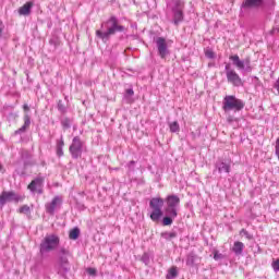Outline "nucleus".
Returning a JSON list of instances; mask_svg holds the SVG:
<instances>
[{
	"label": "nucleus",
	"instance_id": "nucleus-3",
	"mask_svg": "<svg viewBox=\"0 0 279 279\" xmlns=\"http://www.w3.org/2000/svg\"><path fill=\"white\" fill-rule=\"evenodd\" d=\"M58 245H60V236L57 234L46 235L39 244L40 256H45L46 254L58 250Z\"/></svg>",
	"mask_w": 279,
	"mask_h": 279
},
{
	"label": "nucleus",
	"instance_id": "nucleus-39",
	"mask_svg": "<svg viewBox=\"0 0 279 279\" xmlns=\"http://www.w3.org/2000/svg\"><path fill=\"white\" fill-rule=\"evenodd\" d=\"M134 96V89L129 88L126 89V97H133Z\"/></svg>",
	"mask_w": 279,
	"mask_h": 279
},
{
	"label": "nucleus",
	"instance_id": "nucleus-18",
	"mask_svg": "<svg viewBox=\"0 0 279 279\" xmlns=\"http://www.w3.org/2000/svg\"><path fill=\"white\" fill-rule=\"evenodd\" d=\"M243 250H245V244L241 241H235L231 247V252H233L235 256H243Z\"/></svg>",
	"mask_w": 279,
	"mask_h": 279
},
{
	"label": "nucleus",
	"instance_id": "nucleus-27",
	"mask_svg": "<svg viewBox=\"0 0 279 279\" xmlns=\"http://www.w3.org/2000/svg\"><path fill=\"white\" fill-rule=\"evenodd\" d=\"M173 219H175V217L166 216L162 219V225L163 226H171V223H173Z\"/></svg>",
	"mask_w": 279,
	"mask_h": 279
},
{
	"label": "nucleus",
	"instance_id": "nucleus-10",
	"mask_svg": "<svg viewBox=\"0 0 279 279\" xmlns=\"http://www.w3.org/2000/svg\"><path fill=\"white\" fill-rule=\"evenodd\" d=\"M83 146L84 144L82 143L80 136H75L72 140V144L70 145V154L74 160L82 157Z\"/></svg>",
	"mask_w": 279,
	"mask_h": 279
},
{
	"label": "nucleus",
	"instance_id": "nucleus-43",
	"mask_svg": "<svg viewBox=\"0 0 279 279\" xmlns=\"http://www.w3.org/2000/svg\"><path fill=\"white\" fill-rule=\"evenodd\" d=\"M3 169V166L0 165V171Z\"/></svg>",
	"mask_w": 279,
	"mask_h": 279
},
{
	"label": "nucleus",
	"instance_id": "nucleus-16",
	"mask_svg": "<svg viewBox=\"0 0 279 279\" xmlns=\"http://www.w3.org/2000/svg\"><path fill=\"white\" fill-rule=\"evenodd\" d=\"M166 207L180 208V197H178V195H169L166 198Z\"/></svg>",
	"mask_w": 279,
	"mask_h": 279
},
{
	"label": "nucleus",
	"instance_id": "nucleus-40",
	"mask_svg": "<svg viewBox=\"0 0 279 279\" xmlns=\"http://www.w3.org/2000/svg\"><path fill=\"white\" fill-rule=\"evenodd\" d=\"M16 117H17L16 113L11 112V113H9L8 119L10 121L12 119H16Z\"/></svg>",
	"mask_w": 279,
	"mask_h": 279
},
{
	"label": "nucleus",
	"instance_id": "nucleus-29",
	"mask_svg": "<svg viewBox=\"0 0 279 279\" xmlns=\"http://www.w3.org/2000/svg\"><path fill=\"white\" fill-rule=\"evenodd\" d=\"M20 213H21L22 215H29V213H31L29 206H27V205L22 206V207L20 208Z\"/></svg>",
	"mask_w": 279,
	"mask_h": 279
},
{
	"label": "nucleus",
	"instance_id": "nucleus-33",
	"mask_svg": "<svg viewBox=\"0 0 279 279\" xmlns=\"http://www.w3.org/2000/svg\"><path fill=\"white\" fill-rule=\"evenodd\" d=\"M58 110L60 111V112H66V107H64V105H62V101H59V104H58Z\"/></svg>",
	"mask_w": 279,
	"mask_h": 279
},
{
	"label": "nucleus",
	"instance_id": "nucleus-8",
	"mask_svg": "<svg viewBox=\"0 0 279 279\" xmlns=\"http://www.w3.org/2000/svg\"><path fill=\"white\" fill-rule=\"evenodd\" d=\"M173 24L180 25L184 21V1L174 0L172 7Z\"/></svg>",
	"mask_w": 279,
	"mask_h": 279
},
{
	"label": "nucleus",
	"instance_id": "nucleus-9",
	"mask_svg": "<svg viewBox=\"0 0 279 279\" xmlns=\"http://www.w3.org/2000/svg\"><path fill=\"white\" fill-rule=\"evenodd\" d=\"M225 73L227 75V82L232 84V86L239 87L243 86V80L239 76V73L230 68V63H227L225 66Z\"/></svg>",
	"mask_w": 279,
	"mask_h": 279
},
{
	"label": "nucleus",
	"instance_id": "nucleus-34",
	"mask_svg": "<svg viewBox=\"0 0 279 279\" xmlns=\"http://www.w3.org/2000/svg\"><path fill=\"white\" fill-rule=\"evenodd\" d=\"M134 165H136V161H134V160H131V161L126 165L129 171H134Z\"/></svg>",
	"mask_w": 279,
	"mask_h": 279
},
{
	"label": "nucleus",
	"instance_id": "nucleus-31",
	"mask_svg": "<svg viewBox=\"0 0 279 279\" xmlns=\"http://www.w3.org/2000/svg\"><path fill=\"white\" fill-rule=\"evenodd\" d=\"M205 56L206 58H209V60H213L215 58V52L213 50H206Z\"/></svg>",
	"mask_w": 279,
	"mask_h": 279
},
{
	"label": "nucleus",
	"instance_id": "nucleus-21",
	"mask_svg": "<svg viewBox=\"0 0 279 279\" xmlns=\"http://www.w3.org/2000/svg\"><path fill=\"white\" fill-rule=\"evenodd\" d=\"M196 262H197V255H195L194 253L187 254L185 259L187 267H195Z\"/></svg>",
	"mask_w": 279,
	"mask_h": 279
},
{
	"label": "nucleus",
	"instance_id": "nucleus-13",
	"mask_svg": "<svg viewBox=\"0 0 279 279\" xmlns=\"http://www.w3.org/2000/svg\"><path fill=\"white\" fill-rule=\"evenodd\" d=\"M22 197L21 195L16 194L15 192H2L0 195V206H5L8 202H21Z\"/></svg>",
	"mask_w": 279,
	"mask_h": 279
},
{
	"label": "nucleus",
	"instance_id": "nucleus-41",
	"mask_svg": "<svg viewBox=\"0 0 279 279\" xmlns=\"http://www.w3.org/2000/svg\"><path fill=\"white\" fill-rule=\"evenodd\" d=\"M23 110H24V112H29V106L28 105H24L23 106Z\"/></svg>",
	"mask_w": 279,
	"mask_h": 279
},
{
	"label": "nucleus",
	"instance_id": "nucleus-14",
	"mask_svg": "<svg viewBox=\"0 0 279 279\" xmlns=\"http://www.w3.org/2000/svg\"><path fill=\"white\" fill-rule=\"evenodd\" d=\"M62 206V197L54 196L50 203L46 204V213L48 215H56V210Z\"/></svg>",
	"mask_w": 279,
	"mask_h": 279
},
{
	"label": "nucleus",
	"instance_id": "nucleus-19",
	"mask_svg": "<svg viewBox=\"0 0 279 279\" xmlns=\"http://www.w3.org/2000/svg\"><path fill=\"white\" fill-rule=\"evenodd\" d=\"M32 8H34V2H26L23 7L19 9V15L29 16V14H32Z\"/></svg>",
	"mask_w": 279,
	"mask_h": 279
},
{
	"label": "nucleus",
	"instance_id": "nucleus-12",
	"mask_svg": "<svg viewBox=\"0 0 279 279\" xmlns=\"http://www.w3.org/2000/svg\"><path fill=\"white\" fill-rule=\"evenodd\" d=\"M156 47L158 56L161 58V60H165L169 53V46L167 45V39L165 37H157L156 39Z\"/></svg>",
	"mask_w": 279,
	"mask_h": 279
},
{
	"label": "nucleus",
	"instance_id": "nucleus-6",
	"mask_svg": "<svg viewBox=\"0 0 279 279\" xmlns=\"http://www.w3.org/2000/svg\"><path fill=\"white\" fill-rule=\"evenodd\" d=\"M229 60H231L233 66H235L238 71H242V73H252L253 68L250 58L241 60L239 54H233L229 57Z\"/></svg>",
	"mask_w": 279,
	"mask_h": 279
},
{
	"label": "nucleus",
	"instance_id": "nucleus-5",
	"mask_svg": "<svg viewBox=\"0 0 279 279\" xmlns=\"http://www.w3.org/2000/svg\"><path fill=\"white\" fill-rule=\"evenodd\" d=\"M274 7V0H243L241 8L244 10H267Z\"/></svg>",
	"mask_w": 279,
	"mask_h": 279
},
{
	"label": "nucleus",
	"instance_id": "nucleus-11",
	"mask_svg": "<svg viewBox=\"0 0 279 279\" xmlns=\"http://www.w3.org/2000/svg\"><path fill=\"white\" fill-rule=\"evenodd\" d=\"M45 186V177L38 175L27 186L31 193H37V195H43V187Z\"/></svg>",
	"mask_w": 279,
	"mask_h": 279
},
{
	"label": "nucleus",
	"instance_id": "nucleus-23",
	"mask_svg": "<svg viewBox=\"0 0 279 279\" xmlns=\"http://www.w3.org/2000/svg\"><path fill=\"white\" fill-rule=\"evenodd\" d=\"M165 214L167 217H178V207H166Z\"/></svg>",
	"mask_w": 279,
	"mask_h": 279
},
{
	"label": "nucleus",
	"instance_id": "nucleus-32",
	"mask_svg": "<svg viewBox=\"0 0 279 279\" xmlns=\"http://www.w3.org/2000/svg\"><path fill=\"white\" fill-rule=\"evenodd\" d=\"M142 263H144L145 265H147L149 263V254H147V253L143 254Z\"/></svg>",
	"mask_w": 279,
	"mask_h": 279
},
{
	"label": "nucleus",
	"instance_id": "nucleus-2",
	"mask_svg": "<svg viewBox=\"0 0 279 279\" xmlns=\"http://www.w3.org/2000/svg\"><path fill=\"white\" fill-rule=\"evenodd\" d=\"M69 256H71V251H69V248H59L56 267L60 276H66V272L71 271V263L69 262Z\"/></svg>",
	"mask_w": 279,
	"mask_h": 279
},
{
	"label": "nucleus",
	"instance_id": "nucleus-30",
	"mask_svg": "<svg viewBox=\"0 0 279 279\" xmlns=\"http://www.w3.org/2000/svg\"><path fill=\"white\" fill-rule=\"evenodd\" d=\"M214 259H216V260H223V254L219 253V251H216L214 253Z\"/></svg>",
	"mask_w": 279,
	"mask_h": 279
},
{
	"label": "nucleus",
	"instance_id": "nucleus-42",
	"mask_svg": "<svg viewBox=\"0 0 279 279\" xmlns=\"http://www.w3.org/2000/svg\"><path fill=\"white\" fill-rule=\"evenodd\" d=\"M227 121H228V123H232V121H234V118H233L232 116H229V117L227 118Z\"/></svg>",
	"mask_w": 279,
	"mask_h": 279
},
{
	"label": "nucleus",
	"instance_id": "nucleus-7",
	"mask_svg": "<svg viewBox=\"0 0 279 279\" xmlns=\"http://www.w3.org/2000/svg\"><path fill=\"white\" fill-rule=\"evenodd\" d=\"M162 206H165V201L162 198H151L149 202V207L153 209L150 214L151 221H159L162 217Z\"/></svg>",
	"mask_w": 279,
	"mask_h": 279
},
{
	"label": "nucleus",
	"instance_id": "nucleus-26",
	"mask_svg": "<svg viewBox=\"0 0 279 279\" xmlns=\"http://www.w3.org/2000/svg\"><path fill=\"white\" fill-rule=\"evenodd\" d=\"M169 128H170V132H172L173 134L180 132V124L178 123V121L170 122Z\"/></svg>",
	"mask_w": 279,
	"mask_h": 279
},
{
	"label": "nucleus",
	"instance_id": "nucleus-17",
	"mask_svg": "<svg viewBox=\"0 0 279 279\" xmlns=\"http://www.w3.org/2000/svg\"><path fill=\"white\" fill-rule=\"evenodd\" d=\"M32 125V118L29 114L25 113L24 114V124L15 131V134H25L27 130H29V126Z\"/></svg>",
	"mask_w": 279,
	"mask_h": 279
},
{
	"label": "nucleus",
	"instance_id": "nucleus-35",
	"mask_svg": "<svg viewBox=\"0 0 279 279\" xmlns=\"http://www.w3.org/2000/svg\"><path fill=\"white\" fill-rule=\"evenodd\" d=\"M86 271L89 276H97V269L95 268H87Z\"/></svg>",
	"mask_w": 279,
	"mask_h": 279
},
{
	"label": "nucleus",
	"instance_id": "nucleus-4",
	"mask_svg": "<svg viewBox=\"0 0 279 279\" xmlns=\"http://www.w3.org/2000/svg\"><path fill=\"white\" fill-rule=\"evenodd\" d=\"M243 108H245V101L242 99L233 95L225 96L222 100V110L225 112H231V110H233V112H241Z\"/></svg>",
	"mask_w": 279,
	"mask_h": 279
},
{
	"label": "nucleus",
	"instance_id": "nucleus-20",
	"mask_svg": "<svg viewBox=\"0 0 279 279\" xmlns=\"http://www.w3.org/2000/svg\"><path fill=\"white\" fill-rule=\"evenodd\" d=\"M178 238L177 231H165L161 232V239H165V241H173V239Z\"/></svg>",
	"mask_w": 279,
	"mask_h": 279
},
{
	"label": "nucleus",
	"instance_id": "nucleus-38",
	"mask_svg": "<svg viewBox=\"0 0 279 279\" xmlns=\"http://www.w3.org/2000/svg\"><path fill=\"white\" fill-rule=\"evenodd\" d=\"M3 29H5V25L0 21V38L3 36Z\"/></svg>",
	"mask_w": 279,
	"mask_h": 279
},
{
	"label": "nucleus",
	"instance_id": "nucleus-28",
	"mask_svg": "<svg viewBox=\"0 0 279 279\" xmlns=\"http://www.w3.org/2000/svg\"><path fill=\"white\" fill-rule=\"evenodd\" d=\"M61 125L65 129L69 130V128H71V119L69 118H63L61 120Z\"/></svg>",
	"mask_w": 279,
	"mask_h": 279
},
{
	"label": "nucleus",
	"instance_id": "nucleus-1",
	"mask_svg": "<svg viewBox=\"0 0 279 279\" xmlns=\"http://www.w3.org/2000/svg\"><path fill=\"white\" fill-rule=\"evenodd\" d=\"M123 32H125V26L121 25L119 19L112 15L108 21L101 24L100 29L96 31V36L97 38H100L102 43H108L111 36L119 33L122 34Z\"/></svg>",
	"mask_w": 279,
	"mask_h": 279
},
{
	"label": "nucleus",
	"instance_id": "nucleus-24",
	"mask_svg": "<svg viewBox=\"0 0 279 279\" xmlns=\"http://www.w3.org/2000/svg\"><path fill=\"white\" fill-rule=\"evenodd\" d=\"M69 238L72 241H77V239H80V228L75 227L73 230H71Z\"/></svg>",
	"mask_w": 279,
	"mask_h": 279
},
{
	"label": "nucleus",
	"instance_id": "nucleus-36",
	"mask_svg": "<svg viewBox=\"0 0 279 279\" xmlns=\"http://www.w3.org/2000/svg\"><path fill=\"white\" fill-rule=\"evenodd\" d=\"M272 269L274 271H279V258L272 262Z\"/></svg>",
	"mask_w": 279,
	"mask_h": 279
},
{
	"label": "nucleus",
	"instance_id": "nucleus-25",
	"mask_svg": "<svg viewBox=\"0 0 279 279\" xmlns=\"http://www.w3.org/2000/svg\"><path fill=\"white\" fill-rule=\"evenodd\" d=\"M167 279H175L178 278V269L175 267H172L169 269L167 276H166Z\"/></svg>",
	"mask_w": 279,
	"mask_h": 279
},
{
	"label": "nucleus",
	"instance_id": "nucleus-37",
	"mask_svg": "<svg viewBox=\"0 0 279 279\" xmlns=\"http://www.w3.org/2000/svg\"><path fill=\"white\" fill-rule=\"evenodd\" d=\"M240 234H244V236H246V239H252V235L250 234V232H247V230L245 229H242L240 231Z\"/></svg>",
	"mask_w": 279,
	"mask_h": 279
},
{
	"label": "nucleus",
	"instance_id": "nucleus-22",
	"mask_svg": "<svg viewBox=\"0 0 279 279\" xmlns=\"http://www.w3.org/2000/svg\"><path fill=\"white\" fill-rule=\"evenodd\" d=\"M63 147H64V140L61 138L57 142V156L59 158H62V156H64V150H62Z\"/></svg>",
	"mask_w": 279,
	"mask_h": 279
},
{
	"label": "nucleus",
	"instance_id": "nucleus-15",
	"mask_svg": "<svg viewBox=\"0 0 279 279\" xmlns=\"http://www.w3.org/2000/svg\"><path fill=\"white\" fill-rule=\"evenodd\" d=\"M232 169V165L230 161H226L225 159H218L215 162V171H218V173H230Z\"/></svg>",
	"mask_w": 279,
	"mask_h": 279
}]
</instances>
